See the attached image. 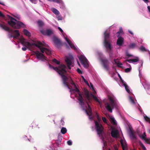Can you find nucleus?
I'll return each instance as SVG.
<instances>
[{
  "label": "nucleus",
  "instance_id": "f257e3e1",
  "mask_svg": "<svg viewBox=\"0 0 150 150\" xmlns=\"http://www.w3.org/2000/svg\"><path fill=\"white\" fill-rule=\"evenodd\" d=\"M48 64L50 69L57 71L61 76L64 86L69 89L71 95L74 94L75 96L77 98V102L82 110L88 116L90 120H93V117L89 102L93 98L101 106V103L99 99L86 89H84L83 91V96L85 100L83 99L76 85L71 79V78H68L64 75L66 72L67 67L65 65L61 64L58 67H53L49 64Z\"/></svg>",
  "mask_w": 150,
  "mask_h": 150
},
{
  "label": "nucleus",
  "instance_id": "f03ea898",
  "mask_svg": "<svg viewBox=\"0 0 150 150\" xmlns=\"http://www.w3.org/2000/svg\"><path fill=\"white\" fill-rule=\"evenodd\" d=\"M16 39L17 42L21 43L24 46L22 47V49L23 51H25L27 50V48L30 50H35L36 48H38L41 52L40 53L39 51H37L34 52L35 54L36 55L37 58L43 62L47 61V58L44 56L43 53L45 52L47 55H50L51 54V51L46 47L48 46V45L45 42H43L41 43L39 42L32 41L29 42L27 41L22 37L20 38L17 37Z\"/></svg>",
  "mask_w": 150,
  "mask_h": 150
},
{
  "label": "nucleus",
  "instance_id": "7ed1b4c3",
  "mask_svg": "<svg viewBox=\"0 0 150 150\" xmlns=\"http://www.w3.org/2000/svg\"><path fill=\"white\" fill-rule=\"evenodd\" d=\"M98 121L94 120L95 125V128L98 134L102 140L103 144V150H106L107 142V139L103 132V127L100 123V119L97 113H96L95 115Z\"/></svg>",
  "mask_w": 150,
  "mask_h": 150
},
{
  "label": "nucleus",
  "instance_id": "20e7f679",
  "mask_svg": "<svg viewBox=\"0 0 150 150\" xmlns=\"http://www.w3.org/2000/svg\"><path fill=\"white\" fill-rule=\"evenodd\" d=\"M0 28L8 32V37L9 38H16L20 35V33L18 30H13L10 29L6 26L4 23H0Z\"/></svg>",
  "mask_w": 150,
  "mask_h": 150
},
{
  "label": "nucleus",
  "instance_id": "39448f33",
  "mask_svg": "<svg viewBox=\"0 0 150 150\" xmlns=\"http://www.w3.org/2000/svg\"><path fill=\"white\" fill-rule=\"evenodd\" d=\"M104 38L103 41V44L104 46L106 49H108L110 51L109 54L110 57V58H112V52L111 51V50L112 48V46L110 45V35L109 32L106 30L104 33Z\"/></svg>",
  "mask_w": 150,
  "mask_h": 150
},
{
  "label": "nucleus",
  "instance_id": "423d86ee",
  "mask_svg": "<svg viewBox=\"0 0 150 150\" xmlns=\"http://www.w3.org/2000/svg\"><path fill=\"white\" fill-rule=\"evenodd\" d=\"M108 98L110 102V105L108 103H105V108L110 112H112V107H116L119 105V103L116 98L113 95L109 96Z\"/></svg>",
  "mask_w": 150,
  "mask_h": 150
},
{
  "label": "nucleus",
  "instance_id": "0eeeda50",
  "mask_svg": "<svg viewBox=\"0 0 150 150\" xmlns=\"http://www.w3.org/2000/svg\"><path fill=\"white\" fill-rule=\"evenodd\" d=\"M58 28L59 31L61 32V34L64 37L65 41L67 42V44H66V47L68 49H69V47H70L72 49H74L77 52L79 53L80 51L78 47L74 43L70 41L67 38L65 37L64 35V33L60 27H58Z\"/></svg>",
  "mask_w": 150,
  "mask_h": 150
},
{
  "label": "nucleus",
  "instance_id": "6e6552de",
  "mask_svg": "<svg viewBox=\"0 0 150 150\" xmlns=\"http://www.w3.org/2000/svg\"><path fill=\"white\" fill-rule=\"evenodd\" d=\"M7 18L9 20L8 24L12 27L15 28H19L25 26L24 24L21 22L17 21L16 19L8 15H7Z\"/></svg>",
  "mask_w": 150,
  "mask_h": 150
},
{
  "label": "nucleus",
  "instance_id": "1a4fd4ad",
  "mask_svg": "<svg viewBox=\"0 0 150 150\" xmlns=\"http://www.w3.org/2000/svg\"><path fill=\"white\" fill-rule=\"evenodd\" d=\"M98 54L103 65L104 68L107 71L108 70L109 67L108 66L109 62L108 60L104 57L103 54L101 52H98Z\"/></svg>",
  "mask_w": 150,
  "mask_h": 150
},
{
  "label": "nucleus",
  "instance_id": "9d476101",
  "mask_svg": "<svg viewBox=\"0 0 150 150\" xmlns=\"http://www.w3.org/2000/svg\"><path fill=\"white\" fill-rule=\"evenodd\" d=\"M78 57L83 67L85 68H88L89 66V62L85 56L82 54H79Z\"/></svg>",
  "mask_w": 150,
  "mask_h": 150
},
{
  "label": "nucleus",
  "instance_id": "9b49d317",
  "mask_svg": "<svg viewBox=\"0 0 150 150\" xmlns=\"http://www.w3.org/2000/svg\"><path fill=\"white\" fill-rule=\"evenodd\" d=\"M118 76L120 80V82L119 83V85L121 86H124L125 87V89L127 92L129 93H131V89L129 88V87L128 86L126 83L122 79L121 76L119 74H118Z\"/></svg>",
  "mask_w": 150,
  "mask_h": 150
},
{
  "label": "nucleus",
  "instance_id": "f8f14e48",
  "mask_svg": "<svg viewBox=\"0 0 150 150\" xmlns=\"http://www.w3.org/2000/svg\"><path fill=\"white\" fill-rule=\"evenodd\" d=\"M65 60L67 65L69 69H70L71 66L73 62V57L71 54H69L68 56L65 57Z\"/></svg>",
  "mask_w": 150,
  "mask_h": 150
},
{
  "label": "nucleus",
  "instance_id": "ddd939ff",
  "mask_svg": "<svg viewBox=\"0 0 150 150\" xmlns=\"http://www.w3.org/2000/svg\"><path fill=\"white\" fill-rule=\"evenodd\" d=\"M137 133L139 137L142 139L144 140L145 142H148V139L146 137V132L145 130H144L143 132L137 131Z\"/></svg>",
  "mask_w": 150,
  "mask_h": 150
},
{
  "label": "nucleus",
  "instance_id": "4468645a",
  "mask_svg": "<svg viewBox=\"0 0 150 150\" xmlns=\"http://www.w3.org/2000/svg\"><path fill=\"white\" fill-rule=\"evenodd\" d=\"M53 41L55 44V46L58 48H59L62 45V43L60 40L56 37H53Z\"/></svg>",
  "mask_w": 150,
  "mask_h": 150
},
{
  "label": "nucleus",
  "instance_id": "2eb2a0df",
  "mask_svg": "<svg viewBox=\"0 0 150 150\" xmlns=\"http://www.w3.org/2000/svg\"><path fill=\"white\" fill-rule=\"evenodd\" d=\"M128 134L130 138L132 140L137 139V136L135 132L130 129L128 132Z\"/></svg>",
  "mask_w": 150,
  "mask_h": 150
},
{
  "label": "nucleus",
  "instance_id": "dca6fc26",
  "mask_svg": "<svg viewBox=\"0 0 150 150\" xmlns=\"http://www.w3.org/2000/svg\"><path fill=\"white\" fill-rule=\"evenodd\" d=\"M112 130L111 132L112 136L115 138L118 137L119 135V132L118 130L112 128Z\"/></svg>",
  "mask_w": 150,
  "mask_h": 150
},
{
  "label": "nucleus",
  "instance_id": "f3484780",
  "mask_svg": "<svg viewBox=\"0 0 150 150\" xmlns=\"http://www.w3.org/2000/svg\"><path fill=\"white\" fill-rule=\"evenodd\" d=\"M41 32L44 35L49 36L52 34L53 31L52 29H47L46 30H41Z\"/></svg>",
  "mask_w": 150,
  "mask_h": 150
},
{
  "label": "nucleus",
  "instance_id": "a211bd4d",
  "mask_svg": "<svg viewBox=\"0 0 150 150\" xmlns=\"http://www.w3.org/2000/svg\"><path fill=\"white\" fill-rule=\"evenodd\" d=\"M106 115L112 124L113 125H116L117 124V122L113 116L108 114H106Z\"/></svg>",
  "mask_w": 150,
  "mask_h": 150
},
{
  "label": "nucleus",
  "instance_id": "6ab92c4d",
  "mask_svg": "<svg viewBox=\"0 0 150 150\" xmlns=\"http://www.w3.org/2000/svg\"><path fill=\"white\" fill-rule=\"evenodd\" d=\"M118 37V38L117 40L116 43L117 45L119 46H121L124 43V39L123 38L120 36Z\"/></svg>",
  "mask_w": 150,
  "mask_h": 150
},
{
  "label": "nucleus",
  "instance_id": "aec40b11",
  "mask_svg": "<svg viewBox=\"0 0 150 150\" xmlns=\"http://www.w3.org/2000/svg\"><path fill=\"white\" fill-rule=\"evenodd\" d=\"M122 149L124 150H126L127 146L126 142L125 139H121L120 141Z\"/></svg>",
  "mask_w": 150,
  "mask_h": 150
},
{
  "label": "nucleus",
  "instance_id": "412c9836",
  "mask_svg": "<svg viewBox=\"0 0 150 150\" xmlns=\"http://www.w3.org/2000/svg\"><path fill=\"white\" fill-rule=\"evenodd\" d=\"M58 4H60V8L62 9L65 10L66 9V7L63 1L62 0L59 1Z\"/></svg>",
  "mask_w": 150,
  "mask_h": 150
},
{
  "label": "nucleus",
  "instance_id": "4be33fe9",
  "mask_svg": "<svg viewBox=\"0 0 150 150\" xmlns=\"http://www.w3.org/2000/svg\"><path fill=\"white\" fill-rule=\"evenodd\" d=\"M51 10L56 15H59L60 14L59 11L57 9L54 8H51Z\"/></svg>",
  "mask_w": 150,
  "mask_h": 150
},
{
  "label": "nucleus",
  "instance_id": "5701e85b",
  "mask_svg": "<svg viewBox=\"0 0 150 150\" xmlns=\"http://www.w3.org/2000/svg\"><path fill=\"white\" fill-rule=\"evenodd\" d=\"M137 46L136 44L134 43H131L128 46V48L131 49H133L137 47Z\"/></svg>",
  "mask_w": 150,
  "mask_h": 150
},
{
  "label": "nucleus",
  "instance_id": "b1692460",
  "mask_svg": "<svg viewBox=\"0 0 150 150\" xmlns=\"http://www.w3.org/2000/svg\"><path fill=\"white\" fill-rule=\"evenodd\" d=\"M113 64H116L117 66L118 67H121L122 65V63L117 61V60L115 59H114V62L113 63Z\"/></svg>",
  "mask_w": 150,
  "mask_h": 150
},
{
  "label": "nucleus",
  "instance_id": "393cba45",
  "mask_svg": "<svg viewBox=\"0 0 150 150\" xmlns=\"http://www.w3.org/2000/svg\"><path fill=\"white\" fill-rule=\"evenodd\" d=\"M123 33V32L122 30V27H120L119 28V31L117 32V37H119L120 36V35H121Z\"/></svg>",
  "mask_w": 150,
  "mask_h": 150
},
{
  "label": "nucleus",
  "instance_id": "a878e982",
  "mask_svg": "<svg viewBox=\"0 0 150 150\" xmlns=\"http://www.w3.org/2000/svg\"><path fill=\"white\" fill-rule=\"evenodd\" d=\"M23 32L25 35L28 37L30 36V33L26 30L24 29L23 30Z\"/></svg>",
  "mask_w": 150,
  "mask_h": 150
},
{
  "label": "nucleus",
  "instance_id": "bb28decb",
  "mask_svg": "<svg viewBox=\"0 0 150 150\" xmlns=\"http://www.w3.org/2000/svg\"><path fill=\"white\" fill-rule=\"evenodd\" d=\"M129 100L130 103L132 105H134L135 104V102L133 99L130 96H129Z\"/></svg>",
  "mask_w": 150,
  "mask_h": 150
},
{
  "label": "nucleus",
  "instance_id": "cd10ccee",
  "mask_svg": "<svg viewBox=\"0 0 150 150\" xmlns=\"http://www.w3.org/2000/svg\"><path fill=\"white\" fill-rule=\"evenodd\" d=\"M142 84L145 89H150V84L147 83H144V84L143 83Z\"/></svg>",
  "mask_w": 150,
  "mask_h": 150
},
{
  "label": "nucleus",
  "instance_id": "c85d7f7f",
  "mask_svg": "<svg viewBox=\"0 0 150 150\" xmlns=\"http://www.w3.org/2000/svg\"><path fill=\"white\" fill-rule=\"evenodd\" d=\"M67 131L66 128L64 127H62L61 129V132L63 134H64Z\"/></svg>",
  "mask_w": 150,
  "mask_h": 150
},
{
  "label": "nucleus",
  "instance_id": "c756f323",
  "mask_svg": "<svg viewBox=\"0 0 150 150\" xmlns=\"http://www.w3.org/2000/svg\"><path fill=\"white\" fill-rule=\"evenodd\" d=\"M144 117L145 120L149 122L150 124V118L148 117L146 115H144Z\"/></svg>",
  "mask_w": 150,
  "mask_h": 150
},
{
  "label": "nucleus",
  "instance_id": "7c9ffc66",
  "mask_svg": "<svg viewBox=\"0 0 150 150\" xmlns=\"http://www.w3.org/2000/svg\"><path fill=\"white\" fill-rule=\"evenodd\" d=\"M139 145L143 150H146V149L145 146L142 142H139Z\"/></svg>",
  "mask_w": 150,
  "mask_h": 150
},
{
  "label": "nucleus",
  "instance_id": "2f4dec72",
  "mask_svg": "<svg viewBox=\"0 0 150 150\" xmlns=\"http://www.w3.org/2000/svg\"><path fill=\"white\" fill-rule=\"evenodd\" d=\"M90 83L91 86H90L89 87H90L91 88V89H92V91H93V94L94 95H95V94H96V91H95V90H94V89L93 86V85L91 83Z\"/></svg>",
  "mask_w": 150,
  "mask_h": 150
},
{
  "label": "nucleus",
  "instance_id": "473e14b6",
  "mask_svg": "<svg viewBox=\"0 0 150 150\" xmlns=\"http://www.w3.org/2000/svg\"><path fill=\"white\" fill-rule=\"evenodd\" d=\"M132 63L135 64V63L138 62L139 61V59L138 57H136L135 58L133 59H132Z\"/></svg>",
  "mask_w": 150,
  "mask_h": 150
},
{
  "label": "nucleus",
  "instance_id": "72a5a7b5",
  "mask_svg": "<svg viewBox=\"0 0 150 150\" xmlns=\"http://www.w3.org/2000/svg\"><path fill=\"white\" fill-rule=\"evenodd\" d=\"M38 23L39 26L41 27L44 25V23L41 21H38Z\"/></svg>",
  "mask_w": 150,
  "mask_h": 150
},
{
  "label": "nucleus",
  "instance_id": "f704fd0d",
  "mask_svg": "<svg viewBox=\"0 0 150 150\" xmlns=\"http://www.w3.org/2000/svg\"><path fill=\"white\" fill-rule=\"evenodd\" d=\"M52 62L57 64H59L60 63V62L57 60L56 59H54L52 60Z\"/></svg>",
  "mask_w": 150,
  "mask_h": 150
},
{
  "label": "nucleus",
  "instance_id": "c9c22d12",
  "mask_svg": "<svg viewBox=\"0 0 150 150\" xmlns=\"http://www.w3.org/2000/svg\"><path fill=\"white\" fill-rule=\"evenodd\" d=\"M102 118L103 122L104 123L108 125V120H107V119L104 117H102Z\"/></svg>",
  "mask_w": 150,
  "mask_h": 150
},
{
  "label": "nucleus",
  "instance_id": "e433bc0d",
  "mask_svg": "<svg viewBox=\"0 0 150 150\" xmlns=\"http://www.w3.org/2000/svg\"><path fill=\"white\" fill-rule=\"evenodd\" d=\"M56 17L58 21H60L62 20V17L60 15H56Z\"/></svg>",
  "mask_w": 150,
  "mask_h": 150
},
{
  "label": "nucleus",
  "instance_id": "4c0bfd02",
  "mask_svg": "<svg viewBox=\"0 0 150 150\" xmlns=\"http://www.w3.org/2000/svg\"><path fill=\"white\" fill-rule=\"evenodd\" d=\"M132 68H128L125 69V72H129L131 71Z\"/></svg>",
  "mask_w": 150,
  "mask_h": 150
},
{
  "label": "nucleus",
  "instance_id": "58836bf2",
  "mask_svg": "<svg viewBox=\"0 0 150 150\" xmlns=\"http://www.w3.org/2000/svg\"><path fill=\"white\" fill-rule=\"evenodd\" d=\"M48 1L50 2H53L56 3H58L59 2V1L60 0H47Z\"/></svg>",
  "mask_w": 150,
  "mask_h": 150
},
{
  "label": "nucleus",
  "instance_id": "ea45409f",
  "mask_svg": "<svg viewBox=\"0 0 150 150\" xmlns=\"http://www.w3.org/2000/svg\"><path fill=\"white\" fill-rule=\"evenodd\" d=\"M125 54L126 56L128 57L132 56V54H129L128 51H127L126 52Z\"/></svg>",
  "mask_w": 150,
  "mask_h": 150
},
{
  "label": "nucleus",
  "instance_id": "a19ab883",
  "mask_svg": "<svg viewBox=\"0 0 150 150\" xmlns=\"http://www.w3.org/2000/svg\"><path fill=\"white\" fill-rule=\"evenodd\" d=\"M67 144L69 146H71L72 145V141L71 140H69L67 141Z\"/></svg>",
  "mask_w": 150,
  "mask_h": 150
},
{
  "label": "nucleus",
  "instance_id": "79ce46f5",
  "mask_svg": "<svg viewBox=\"0 0 150 150\" xmlns=\"http://www.w3.org/2000/svg\"><path fill=\"white\" fill-rule=\"evenodd\" d=\"M127 62H129V63H132V59L126 60L125 62V63H126Z\"/></svg>",
  "mask_w": 150,
  "mask_h": 150
},
{
  "label": "nucleus",
  "instance_id": "37998d69",
  "mask_svg": "<svg viewBox=\"0 0 150 150\" xmlns=\"http://www.w3.org/2000/svg\"><path fill=\"white\" fill-rule=\"evenodd\" d=\"M77 71L79 74H82V71L79 69H77Z\"/></svg>",
  "mask_w": 150,
  "mask_h": 150
},
{
  "label": "nucleus",
  "instance_id": "c03bdc74",
  "mask_svg": "<svg viewBox=\"0 0 150 150\" xmlns=\"http://www.w3.org/2000/svg\"><path fill=\"white\" fill-rule=\"evenodd\" d=\"M0 17H2L5 19V17L4 15L0 11Z\"/></svg>",
  "mask_w": 150,
  "mask_h": 150
},
{
  "label": "nucleus",
  "instance_id": "a18cd8bd",
  "mask_svg": "<svg viewBox=\"0 0 150 150\" xmlns=\"http://www.w3.org/2000/svg\"><path fill=\"white\" fill-rule=\"evenodd\" d=\"M30 1L32 2V3H33L34 4H36L37 3L36 0H30Z\"/></svg>",
  "mask_w": 150,
  "mask_h": 150
},
{
  "label": "nucleus",
  "instance_id": "49530a36",
  "mask_svg": "<svg viewBox=\"0 0 150 150\" xmlns=\"http://www.w3.org/2000/svg\"><path fill=\"white\" fill-rule=\"evenodd\" d=\"M125 63V64L126 65H127V67H129V68H132L130 65L127 63V62Z\"/></svg>",
  "mask_w": 150,
  "mask_h": 150
},
{
  "label": "nucleus",
  "instance_id": "de8ad7c7",
  "mask_svg": "<svg viewBox=\"0 0 150 150\" xmlns=\"http://www.w3.org/2000/svg\"><path fill=\"white\" fill-rule=\"evenodd\" d=\"M0 4L3 6L5 5L4 3L1 0H0Z\"/></svg>",
  "mask_w": 150,
  "mask_h": 150
},
{
  "label": "nucleus",
  "instance_id": "09e8293b",
  "mask_svg": "<svg viewBox=\"0 0 150 150\" xmlns=\"http://www.w3.org/2000/svg\"><path fill=\"white\" fill-rule=\"evenodd\" d=\"M113 150H118L117 146H114Z\"/></svg>",
  "mask_w": 150,
  "mask_h": 150
},
{
  "label": "nucleus",
  "instance_id": "8fccbe9b",
  "mask_svg": "<svg viewBox=\"0 0 150 150\" xmlns=\"http://www.w3.org/2000/svg\"><path fill=\"white\" fill-rule=\"evenodd\" d=\"M139 121V122L140 124L142 126V128H143V129L145 130L144 126L143 124V123L142 122H141L140 121Z\"/></svg>",
  "mask_w": 150,
  "mask_h": 150
},
{
  "label": "nucleus",
  "instance_id": "3c124183",
  "mask_svg": "<svg viewBox=\"0 0 150 150\" xmlns=\"http://www.w3.org/2000/svg\"><path fill=\"white\" fill-rule=\"evenodd\" d=\"M14 17H16L18 20H19L20 18V17L19 16L17 15H16Z\"/></svg>",
  "mask_w": 150,
  "mask_h": 150
},
{
  "label": "nucleus",
  "instance_id": "603ef678",
  "mask_svg": "<svg viewBox=\"0 0 150 150\" xmlns=\"http://www.w3.org/2000/svg\"><path fill=\"white\" fill-rule=\"evenodd\" d=\"M139 76H140V77L141 76H142V74H141V73H140V72L139 67Z\"/></svg>",
  "mask_w": 150,
  "mask_h": 150
},
{
  "label": "nucleus",
  "instance_id": "864d4df0",
  "mask_svg": "<svg viewBox=\"0 0 150 150\" xmlns=\"http://www.w3.org/2000/svg\"><path fill=\"white\" fill-rule=\"evenodd\" d=\"M128 32H129L132 35H133V33H132V32L130 30H128Z\"/></svg>",
  "mask_w": 150,
  "mask_h": 150
},
{
  "label": "nucleus",
  "instance_id": "5fc2aeb1",
  "mask_svg": "<svg viewBox=\"0 0 150 150\" xmlns=\"http://www.w3.org/2000/svg\"><path fill=\"white\" fill-rule=\"evenodd\" d=\"M145 3H148L149 2L148 0H143Z\"/></svg>",
  "mask_w": 150,
  "mask_h": 150
},
{
  "label": "nucleus",
  "instance_id": "6e6d98bb",
  "mask_svg": "<svg viewBox=\"0 0 150 150\" xmlns=\"http://www.w3.org/2000/svg\"><path fill=\"white\" fill-rule=\"evenodd\" d=\"M147 8L148 9V10L149 12H150V6H147Z\"/></svg>",
  "mask_w": 150,
  "mask_h": 150
},
{
  "label": "nucleus",
  "instance_id": "4d7b16f0",
  "mask_svg": "<svg viewBox=\"0 0 150 150\" xmlns=\"http://www.w3.org/2000/svg\"><path fill=\"white\" fill-rule=\"evenodd\" d=\"M88 86L90 87V86L89 85V84L88 83V82H87V81H86V83H85Z\"/></svg>",
  "mask_w": 150,
  "mask_h": 150
},
{
  "label": "nucleus",
  "instance_id": "13d9d810",
  "mask_svg": "<svg viewBox=\"0 0 150 150\" xmlns=\"http://www.w3.org/2000/svg\"><path fill=\"white\" fill-rule=\"evenodd\" d=\"M88 86L90 87V86L89 85V84L88 83V82H87V81H86V83H85Z\"/></svg>",
  "mask_w": 150,
  "mask_h": 150
},
{
  "label": "nucleus",
  "instance_id": "bf43d9fd",
  "mask_svg": "<svg viewBox=\"0 0 150 150\" xmlns=\"http://www.w3.org/2000/svg\"><path fill=\"white\" fill-rule=\"evenodd\" d=\"M39 1L41 3L40 4L41 5H42V3L41 1L40 0H39Z\"/></svg>",
  "mask_w": 150,
  "mask_h": 150
},
{
  "label": "nucleus",
  "instance_id": "052dcab7",
  "mask_svg": "<svg viewBox=\"0 0 150 150\" xmlns=\"http://www.w3.org/2000/svg\"><path fill=\"white\" fill-rule=\"evenodd\" d=\"M85 83H86L87 81L86 79H84V80H83Z\"/></svg>",
  "mask_w": 150,
  "mask_h": 150
},
{
  "label": "nucleus",
  "instance_id": "680f3d73",
  "mask_svg": "<svg viewBox=\"0 0 150 150\" xmlns=\"http://www.w3.org/2000/svg\"><path fill=\"white\" fill-rule=\"evenodd\" d=\"M61 122H62V124H63V122H64V121H63V120H61Z\"/></svg>",
  "mask_w": 150,
  "mask_h": 150
},
{
  "label": "nucleus",
  "instance_id": "e2e57ef3",
  "mask_svg": "<svg viewBox=\"0 0 150 150\" xmlns=\"http://www.w3.org/2000/svg\"><path fill=\"white\" fill-rule=\"evenodd\" d=\"M77 63H78V65L79 66L80 65V64L79 63V62L78 61H77Z\"/></svg>",
  "mask_w": 150,
  "mask_h": 150
},
{
  "label": "nucleus",
  "instance_id": "0e129e2a",
  "mask_svg": "<svg viewBox=\"0 0 150 150\" xmlns=\"http://www.w3.org/2000/svg\"><path fill=\"white\" fill-rule=\"evenodd\" d=\"M81 77H82V79H83V78H84L83 76H81Z\"/></svg>",
  "mask_w": 150,
  "mask_h": 150
},
{
  "label": "nucleus",
  "instance_id": "69168bd1",
  "mask_svg": "<svg viewBox=\"0 0 150 150\" xmlns=\"http://www.w3.org/2000/svg\"><path fill=\"white\" fill-rule=\"evenodd\" d=\"M27 137L25 136V135L24 137H23V138H26V137Z\"/></svg>",
  "mask_w": 150,
  "mask_h": 150
},
{
  "label": "nucleus",
  "instance_id": "338daca9",
  "mask_svg": "<svg viewBox=\"0 0 150 150\" xmlns=\"http://www.w3.org/2000/svg\"><path fill=\"white\" fill-rule=\"evenodd\" d=\"M46 150H50L48 149V148H47L46 149Z\"/></svg>",
  "mask_w": 150,
  "mask_h": 150
},
{
  "label": "nucleus",
  "instance_id": "774afa93",
  "mask_svg": "<svg viewBox=\"0 0 150 150\" xmlns=\"http://www.w3.org/2000/svg\"><path fill=\"white\" fill-rule=\"evenodd\" d=\"M84 79H85L84 78H83V80Z\"/></svg>",
  "mask_w": 150,
  "mask_h": 150
}]
</instances>
